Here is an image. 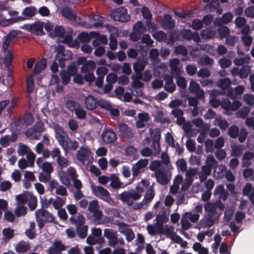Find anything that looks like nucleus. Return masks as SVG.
I'll return each instance as SVG.
<instances>
[{"instance_id":"nucleus-2","label":"nucleus","mask_w":254,"mask_h":254,"mask_svg":"<svg viewBox=\"0 0 254 254\" xmlns=\"http://www.w3.org/2000/svg\"><path fill=\"white\" fill-rule=\"evenodd\" d=\"M160 234H164L167 238H169L175 243L179 244L181 247H185L187 245V242L184 241L183 239L175 232V228L173 226L166 225L160 228H158Z\"/></svg>"},{"instance_id":"nucleus-26","label":"nucleus","mask_w":254,"mask_h":254,"mask_svg":"<svg viewBox=\"0 0 254 254\" xmlns=\"http://www.w3.org/2000/svg\"><path fill=\"white\" fill-rule=\"evenodd\" d=\"M102 137L104 142L109 143L116 139V134L113 130L106 129L103 132Z\"/></svg>"},{"instance_id":"nucleus-22","label":"nucleus","mask_w":254,"mask_h":254,"mask_svg":"<svg viewBox=\"0 0 254 254\" xmlns=\"http://www.w3.org/2000/svg\"><path fill=\"white\" fill-rule=\"evenodd\" d=\"M60 13L64 18L69 20L75 21L77 19L76 13L69 7H64L60 10Z\"/></svg>"},{"instance_id":"nucleus-57","label":"nucleus","mask_w":254,"mask_h":254,"mask_svg":"<svg viewBox=\"0 0 254 254\" xmlns=\"http://www.w3.org/2000/svg\"><path fill=\"white\" fill-rule=\"evenodd\" d=\"M251 72V66L249 65H244L239 70V75L241 78H246L250 74Z\"/></svg>"},{"instance_id":"nucleus-28","label":"nucleus","mask_w":254,"mask_h":254,"mask_svg":"<svg viewBox=\"0 0 254 254\" xmlns=\"http://www.w3.org/2000/svg\"><path fill=\"white\" fill-rule=\"evenodd\" d=\"M243 194L249 196V198L251 202L254 204V187L250 183L246 184L243 189Z\"/></svg>"},{"instance_id":"nucleus-32","label":"nucleus","mask_w":254,"mask_h":254,"mask_svg":"<svg viewBox=\"0 0 254 254\" xmlns=\"http://www.w3.org/2000/svg\"><path fill=\"white\" fill-rule=\"evenodd\" d=\"M214 194L218 195V197L223 200H226L228 192L224 189V187L222 185H219L216 187L214 191Z\"/></svg>"},{"instance_id":"nucleus-33","label":"nucleus","mask_w":254,"mask_h":254,"mask_svg":"<svg viewBox=\"0 0 254 254\" xmlns=\"http://www.w3.org/2000/svg\"><path fill=\"white\" fill-rule=\"evenodd\" d=\"M99 34L98 32H92L90 34L82 32L79 34L78 39L82 42H88L91 38L98 37Z\"/></svg>"},{"instance_id":"nucleus-21","label":"nucleus","mask_w":254,"mask_h":254,"mask_svg":"<svg viewBox=\"0 0 254 254\" xmlns=\"http://www.w3.org/2000/svg\"><path fill=\"white\" fill-rule=\"evenodd\" d=\"M65 249V247L61 242L55 241L52 246L47 250L46 252L49 254H62V252Z\"/></svg>"},{"instance_id":"nucleus-46","label":"nucleus","mask_w":254,"mask_h":254,"mask_svg":"<svg viewBox=\"0 0 254 254\" xmlns=\"http://www.w3.org/2000/svg\"><path fill=\"white\" fill-rule=\"evenodd\" d=\"M65 33V30L63 27L61 26H57L54 28L52 32L50 33V36L51 37L54 38L56 37H63Z\"/></svg>"},{"instance_id":"nucleus-27","label":"nucleus","mask_w":254,"mask_h":254,"mask_svg":"<svg viewBox=\"0 0 254 254\" xmlns=\"http://www.w3.org/2000/svg\"><path fill=\"white\" fill-rule=\"evenodd\" d=\"M155 196V192L153 189L150 188L145 193L143 199L141 201L143 205L146 209L149 206V203L152 201Z\"/></svg>"},{"instance_id":"nucleus-7","label":"nucleus","mask_w":254,"mask_h":254,"mask_svg":"<svg viewBox=\"0 0 254 254\" xmlns=\"http://www.w3.org/2000/svg\"><path fill=\"white\" fill-rule=\"evenodd\" d=\"M43 130L44 127L43 123L41 122H39L26 131V135L33 139H39L41 136V133L43 131Z\"/></svg>"},{"instance_id":"nucleus-37","label":"nucleus","mask_w":254,"mask_h":254,"mask_svg":"<svg viewBox=\"0 0 254 254\" xmlns=\"http://www.w3.org/2000/svg\"><path fill=\"white\" fill-rule=\"evenodd\" d=\"M16 138L13 135H6L1 136L0 138V144L1 146L5 147L7 146L10 142L16 140Z\"/></svg>"},{"instance_id":"nucleus-63","label":"nucleus","mask_w":254,"mask_h":254,"mask_svg":"<svg viewBox=\"0 0 254 254\" xmlns=\"http://www.w3.org/2000/svg\"><path fill=\"white\" fill-rule=\"evenodd\" d=\"M88 227L86 225L77 226L76 231L79 237L81 238H85L87 235Z\"/></svg>"},{"instance_id":"nucleus-16","label":"nucleus","mask_w":254,"mask_h":254,"mask_svg":"<svg viewBox=\"0 0 254 254\" xmlns=\"http://www.w3.org/2000/svg\"><path fill=\"white\" fill-rule=\"evenodd\" d=\"M118 198L123 202L125 203L128 206H131L134 210H138L140 209H146L142 202H133L131 198H124V195L119 194Z\"/></svg>"},{"instance_id":"nucleus-25","label":"nucleus","mask_w":254,"mask_h":254,"mask_svg":"<svg viewBox=\"0 0 254 254\" xmlns=\"http://www.w3.org/2000/svg\"><path fill=\"white\" fill-rule=\"evenodd\" d=\"M44 23L41 21H36L31 24L30 32L36 35H42L44 32L43 31Z\"/></svg>"},{"instance_id":"nucleus-5","label":"nucleus","mask_w":254,"mask_h":254,"mask_svg":"<svg viewBox=\"0 0 254 254\" xmlns=\"http://www.w3.org/2000/svg\"><path fill=\"white\" fill-rule=\"evenodd\" d=\"M220 216V214L206 213L200 222V227L205 228L211 227L214 224L218 222Z\"/></svg>"},{"instance_id":"nucleus-45","label":"nucleus","mask_w":254,"mask_h":254,"mask_svg":"<svg viewBox=\"0 0 254 254\" xmlns=\"http://www.w3.org/2000/svg\"><path fill=\"white\" fill-rule=\"evenodd\" d=\"M214 124L223 130L226 129L229 126L228 122L226 120L223 119L221 117H216L215 119Z\"/></svg>"},{"instance_id":"nucleus-4","label":"nucleus","mask_w":254,"mask_h":254,"mask_svg":"<svg viewBox=\"0 0 254 254\" xmlns=\"http://www.w3.org/2000/svg\"><path fill=\"white\" fill-rule=\"evenodd\" d=\"M57 54L56 60L59 62V64L62 68L64 67L65 62L70 59L72 57V54L70 52L64 50V47L63 45H58L56 47Z\"/></svg>"},{"instance_id":"nucleus-59","label":"nucleus","mask_w":254,"mask_h":254,"mask_svg":"<svg viewBox=\"0 0 254 254\" xmlns=\"http://www.w3.org/2000/svg\"><path fill=\"white\" fill-rule=\"evenodd\" d=\"M176 166L179 171H181L183 172L187 171V163L186 160L183 158L178 159L177 161Z\"/></svg>"},{"instance_id":"nucleus-40","label":"nucleus","mask_w":254,"mask_h":254,"mask_svg":"<svg viewBox=\"0 0 254 254\" xmlns=\"http://www.w3.org/2000/svg\"><path fill=\"white\" fill-rule=\"evenodd\" d=\"M110 179L111 180L110 185L113 189L124 188L127 185L121 182L118 177L115 175H111Z\"/></svg>"},{"instance_id":"nucleus-38","label":"nucleus","mask_w":254,"mask_h":254,"mask_svg":"<svg viewBox=\"0 0 254 254\" xmlns=\"http://www.w3.org/2000/svg\"><path fill=\"white\" fill-rule=\"evenodd\" d=\"M169 218L166 212H163L162 213H159L155 218L157 228H159L164 226L163 225V223L167 222Z\"/></svg>"},{"instance_id":"nucleus-18","label":"nucleus","mask_w":254,"mask_h":254,"mask_svg":"<svg viewBox=\"0 0 254 254\" xmlns=\"http://www.w3.org/2000/svg\"><path fill=\"white\" fill-rule=\"evenodd\" d=\"M65 200L66 198L65 197L57 196L55 199L53 198H50L48 200L47 203L45 204V207L47 208L49 204H52L55 209H59L64 206Z\"/></svg>"},{"instance_id":"nucleus-58","label":"nucleus","mask_w":254,"mask_h":254,"mask_svg":"<svg viewBox=\"0 0 254 254\" xmlns=\"http://www.w3.org/2000/svg\"><path fill=\"white\" fill-rule=\"evenodd\" d=\"M192 248L195 251L198 252V254H208V249L202 247L201 244L199 243H195L193 245Z\"/></svg>"},{"instance_id":"nucleus-19","label":"nucleus","mask_w":254,"mask_h":254,"mask_svg":"<svg viewBox=\"0 0 254 254\" xmlns=\"http://www.w3.org/2000/svg\"><path fill=\"white\" fill-rule=\"evenodd\" d=\"M54 129L56 134V137L58 139L59 144L61 145L68 136L60 126L56 125L54 126Z\"/></svg>"},{"instance_id":"nucleus-62","label":"nucleus","mask_w":254,"mask_h":254,"mask_svg":"<svg viewBox=\"0 0 254 254\" xmlns=\"http://www.w3.org/2000/svg\"><path fill=\"white\" fill-rule=\"evenodd\" d=\"M250 111L251 109L249 107H244L237 112V117L244 119L248 116Z\"/></svg>"},{"instance_id":"nucleus-56","label":"nucleus","mask_w":254,"mask_h":254,"mask_svg":"<svg viewBox=\"0 0 254 254\" xmlns=\"http://www.w3.org/2000/svg\"><path fill=\"white\" fill-rule=\"evenodd\" d=\"M37 9L35 7L30 6L24 8L22 12V15L28 17L33 16L36 13Z\"/></svg>"},{"instance_id":"nucleus-11","label":"nucleus","mask_w":254,"mask_h":254,"mask_svg":"<svg viewBox=\"0 0 254 254\" xmlns=\"http://www.w3.org/2000/svg\"><path fill=\"white\" fill-rule=\"evenodd\" d=\"M135 190L124 191L120 194L124 195V198H131L132 200H138L141 196L144 190L140 187H136Z\"/></svg>"},{"instance_id":"nucleus-60","label":"nucleus","mask_w":254,"mask_h":254,"mask_svg":"<svg viewBox=\"0 0 254 254\" xmlns=\"http://www.w3.org/2000/svg\"><path fill=\"white\" fill-rule=\"evenodd\" d=\"M150 133L153 141H160L161 133L159 128L150 129Z\"/></svg>"},{"instance_id":"nucleus-52","label":"nucleus","mask_w":254,"mask_h":254,"mask_svg":"<svg viewBox=\"0 0 254 254\" xmlns=\"http://www.w3.org/2000/svg\"><path fill=\"white\" fill-rule=\"evenodd\" d=\"M95 67V63L92 61H89L84 64L81 68L82 72H86L93 70Z\"/></svg>"},{"instance_id":"nucleus-29","label":"nucleus","mask_w":254,"mask_h":254,"mask_svg":"<svg viewBox=\"0 0 254 254\" xmlns=\"http://www.w3.org/2000/svg\"><path fill=\"white\" fill-rule=\"evenodd\" d=\"M164 79L165 81L164 86L165 90L169 93H173L176 90V86L173 82V78L169 75H167L165 76Z\"/></svg>"},{"instance_id":"nucleus-61","label":"nucleus","mask_w":254,"mask_h":254,"mask_svg":"<svg viewBox=\"0 0 254 254\" xmlns=\"http://www.w3.org/2000/svg\"><path fill=\"white\" fill-rule=\"evenodd\" d=\"M163 23L165 27L172 29L174 26V23L172 20V17L170 14H166L164 16Z\"/></svg>"},{"instance_id":"nucleus-35","label":"nucleus","mask_w":254,"mask_h":254,"mask_svg":"<svg viewBox=\"0 0 254 254\" xmlns=\"http://www.w3.org/2000/svg\"><path fill=\"white\" fill-rule=\"evenodd\" d=\"M47 66V60L42 58L39 62H37L34 66L33 71L35 74H39L44 70Z\"/></svg>"},{"instance_id":"nucleus-53","label":"nucleus","mask_w":254,"mask_h":254,"mask_svg":"<svg viewBox=\"0 0 254 254\" xmlns=\"http://www.w3.org/2000/svg\"><path fill=\"white\" fill-rule=\"evenodd\" d=\"M37 200L36 196H34L32 193H29V197L28 199V205L29 208L32 210L35 209L37 207Z\"/></svg>"},{"instance_id":"nucleus-3","label":"nucleus","mask_w":254,"mask_h":254,"mask_svg":"<svg viewBox=\"0 0 254 254\" xmlns=\"http://www.w3.org/2000/svg\"><path fill=\"white\" fill-rule=\"evenodd\" d=\"M76 157L83 165H88L93 163L94 158L92 151L84 146L80 147L76 154Z\"/></svg>"},{"instance_id":"nucleus-14","label":"nucleus","mask_w":254,"mask_h":254,"mask_svg":"<svg viewBox=\"0 0 254 254\" xmlns=\"http://www.w3.org/2000/svg\"><path fill=\"white\" fill-rule=\"evenodd\" d=\"M148 164V160L146 159H140L135 164H133L131 171L133 177L137 176Z\"/></svg>"},{"instance_id":"nucleus-47","label":"nucleus","mask_w":254,"mask_h":254,"mask_svg":"<svg viewBox=\"0 0 254 254\" xmlns=\"http://www.w3.org/2000/svg\"><path fill=\"white\" fill-rule=\"evenodd\" d=\"M30 245L28 243L21 241L15 247L16 251L19 253H24L30 249Z\"/></svg>"},{"instance_id":"nucleus-17","label":"nucleus","mask_w":254,"mask_h":254,"mask_svg":"<svg viewBox=\"0 0 254 254\" xmlns=\"http://www.w3.org/2000/svg\"><path fill=\"white\" fill-rule=\"evenodd\" d=\"M65 153H67L68 150H75L79 146V143L75 140H71L68 137L61 145Z\"/></svg>"},{"instance_id":"nucleus-12","label":"nucleus","mask_w":254,"mask_h":254,"mask_svg":"<svg viewBox=\"0 0 254 254\" xmlns=\"http://www.w3.org/2000/svg\"><path fill=\"white\" fill-rule=\"evenodd\" d=\"M204 208L205 211L207 212V213L221 214V212H218L217 210L218 209L220 211L222 210L224 208V206L220 203H215L209 202L204 204Z\"/></svg>"},{"instance_id":"nucleus-39","label":"nucleus","mask_w":254,"mask_h":254,"mask_svg":"<svg viewBox=\"0 0 254 254\" xmlns=\"http://www.w3.org/2000/svg\"><path fill=\"white\" fill-rule=\"evenodd\" d=\"M211 168L209 166L204 165L201 168V170L199 172V180L201 182L205 181L207 177L210 175Z\"/></svg>"},{"instance_id":"nucleus-50","label":"nucleus","mask_w":254,"mask_h":254,"mask_svg":"<svg viewBox=\"0 0 254 254\" xmlns=\"http://www.w3.org/2000/svg\"><path fill=\"white\" fill-rule=\"evenodd\" d=\"M216 32L215 30L207 29L203 30L201 32V36L202 38L205 39H208L212 38L216 35Z\"/></svg>"},{"instance_id":"nucleus-31","label":"nucleus","mask_w":254,"mask_h":254,"mask_svg":"<svg viewBox=\"0 0 254 254\" xmlns=\"http://www.w3.org/2000/svg\"><path fill=\"white\" fill-rule=\"evenodd\" d=\"M119 131L123 136L126 138H130L133 136V133L130 127L125 124H121L119 125Z\"/></svg>"},{"instance_id":"nucleus-49","label":"nucleus","mask_w":254,"mask_h":254,"mask_svg":"<svg viewBox=\"0 0 254 254\" xmlns=\"http://www.w3.org/2000/svg\"><path fill=\"white\" fill-rule=\"evenodd\" d=\"M251 58L249 55H246L243 58H236L234 60V64L238 66H241L244 64H248L251 61Z\"/></svg>"},{"instance_id":"nucleus-34","label":"nucleus","mask_w":254,"mask_h":254,"mask_svg":"<svg viewBox=\"0 0 254 254\" xmlns=\"http://www.w3.org/2000/svg\"><path fill=\"white\" fill-rule=\"evenodd\" d=\"M86 107L89 110H93L96 108L97 100L92 95L87 96L85 99Z\"/></svg>"},{"instance_id":"nucleus-43","label":"nucleus","mask_w":254,"mask_h":254,"mask_svg":"<svg viewBox=\"0 0 254 254\" xmlns=\"http://www.w3.org/2000/svg\"><path fill=\"white\" fill-rule=\"evenodd\" d=\"M254 157V153L252 152H246L242 158V165L243 167H248L252 164L251 160Z\"/></svg>"},{"instance_id":"nucleus-23","label":"nucleus","mask_w":254,"mask_h":254,"mask_svg":"<svg viewBox=\"0 0 254 254\" xmlns=\"http://www.w3.org/2000/svg\"><path fill=\"white\" fill-rule=\"evenodd\" d=\"M36 164L42 170L47 174H50L53 170L52 165L51 163L45 162H43V158L39 157L36 160Z\"/></svg>"},{"instance_id":"nucleus-36","label":"nucleus","mask_w":254,"mask_h":254,"mask_svg":"<svg viewBox=\"0 0 254 254\" xmlns=\"http://www.w3.org/2000/svg\"><path fill=\"white\" fill-rule=\"evenodd\" d=\"M89 20L91 22L97 21L90 26L89 27L90 28H98L102 27L103 25L102 22L103 21V18L101 17L100 15L94 14L89 16Z\"/></svg>"},{"instance_id":"nucleus-8","label":"nucleus","mask_w":254,"mask_h":254,"mask_svg":"<svg viewBox=\"0 0 254 254\" xmlns=\"http://www.w3.org/2000/svg\"><path fill=\"white\" fill-rule=\"evenodd\" d=\"M111 17L115 21L120 22H126L129 19L127 9L123 7L113 10Z\"/></svg>"},{"instance_id":"nucleus-10","label":"nucleus","mask_w":254,"mask_h":254,"mask_svg":"<svg viewBox=\"0 0 254 254\" xmlns=\"http://www.w3.org/2000/svg\"><path fill=\"white\" fill-rule=\"evenodd\" d=\"M155 175L158 182L162 185H166L170 180V174L163 168L157 170Z\"/></svg>"},{"instance_id":"nucleus-64","label":"nucleus","mask_w":254,"mask_h":254,"mask_svg":"<svg viewBox=\"0 0 254 254\" xmlns=\"http://www.w3.org/2000/svg\"><path fill=\"white\" fill-rule=\"evenodd\" d=\"M221 107L225 110L226 114H230L231 102L228 99L222 100L220 104Z\"/></svg>"},{"instance_id":"nucleus-15","label":"nucleus","mask_w":254,"mask_h":254,"mask_svg":"<svg viewBox=\"0 0 254 254\" xmlns=\"http://www.w3.org/2000/svg\"><path fill=\"white\" fill-rule=\"evenodd\" d=\"M180 35L186 40H193L196 43L200 41V38L198 32H192L189 29H183L181 31Z\"/></svg>"},{"instance_id":"nucleus-48","label":"nucleus","mask_w":254,"mask_h":254,"mask_svg":"<svg viewBox=\"0 0 254 254\" xmlns=\"http://www.w3.org/2000/svg\"><path fill=\"white\" fill-rule=\"evenodd\" d=\"M69 220L72 223H75L77 226L83 225L85 221V219L82 215L78 213L76 217H71L69 218Z\"/></svg>"},{"instance_id":"nucleus-13","label":"nucleus","mask_w":254,"mask_h":254,"mask_svg":"<svg viewBox=\"0 0 254 254\" xmlns=\"http://www.w3.org/2000/svg\"><path fill=\"white\" fill-rule=\"evenodd\" d=\"M104 236L108 240L109 245L115 247L117 242V232L112 229H105L104 230Z\"/></svg>"},{"instance_id":"nucleus-55","label":"nucleus","mask_w":254,"mask_h":254,"mask_svg":"<svg viewBox=\"0 0 254 254\" xmlns=\"http://www.w3.org/2000/svg\"><path fill=\"white\" fill-rule=\"evenodd\" d=\"M213 62V60L207 56L201 57L197 61V63L201 65H211Z\"/></svg>"},{"instance_id":"nucleus-54","label":"nucleus","mask_w":254,"mask_h":254,"mask_svg":"<svg viewBox=\"0 0 254 254\" xmlns=\"http://www.w3.org/2000/svg\"><path fill=\"white\" fill-rule=\"evenodd\" d=\"M235 210V206H231L230 207H227L225 211L224 220L228 222L233 215L234 212Z\"/></svg>"},{"instance_id":"nucleus-41","label":"nucleus","mask_w":254,"mask_h":254,"mask_svg":"<svg viewBox=\"0 0 254 254\" xmlns=\"http://www.w3.org/2000/svg\"><path fill=\"white\" fill-rule=\"evenodd\" d=\"M167 70V65L164 63H162L155 66L154 70V73L156 76L161 77L166 72Z\"/></svg>"},{"instance_id":"nucleus-44","label":"nucleus","mask_w":254,"mask_h":254,"mask_svg":"<svg viewBox=\"0 0 254 254\" xmlns=\"http://www.w3.org/2000/svg\"><path fill=\"white\" fill-rule=\"evenodd\" d=\"M231 81L228 78L219 79L217 82V86L223 90L225 92L230 90L229 87L231 85Z\"/></svg>"},{"instance_id":"nucleus-24","label":"nucleus","mask_w":254,"mask_h":254,"mask_svg":"<svg viewBox=\"0 0 254 254\" xmlns=\"http://www.w3.org/2000/svg\"><path fill=\"white\" fill-rule=\"evenodd\" d=\"M170 66L171 68V74L175 75H178L181 72V67L180 60L178 59H173L170 61Z\"/></svg>"},{"instance_id":"nucleus-30","label":"nucleus","mask_w":254,"mask_h":254,"mask_svg":"<svg viewBox=\"0 0 254 254\" xmlns=\"http://www.w3.org/2000/svg\"><path fill=\"white\" fill-rule=\"evenodd\" d=\"M245 88L244 86H238L235 89L230 88L227 91V95L231 99H235L238 96L242 94L244 92Z\"/></svg>"},{"instance_id":"nucleus-42","label":"nucleus","mask_w":254,"mask_h":254,"mask_svg":"<svg viewBox=\"0 0 254 254\" xmlns=\"http://www.w3.org/2000/svg\"><path fill=\"white\" fill-rule=\"evenodd\" d=\"M233 18V15L230 12L225 13L222 18H216L214 23L216 24H227L230 22Z\"/></svg>"},{"instance_id":"nucleus-20","label":"nucleus","mask_w":254,"mask_h":254,"mask_svg":"<svg viewBox=\"0 0 254 254\" xmlns=\"http://www.w3.org/2000/svg\"><path fill=\"white\" fill-rule=\"evenodd\" d=\"M189 90L190 92L195 93L197 98L204 97V92L203 90L200 89L199 85L193 80L190 82Z\"/></svg>"},{"instance_id":"nucleus-1","label":"nucleus","mask_w":254,"mask_h":254,"mask_svg":"<svg viewBox=\"0 0 254 254\" xmlns=\"http://www.w3.org/2000/svg\"><path fill=\"white\" fill-rule=\"evenodd\" d=\"M88 210L92 213L95 220L99 224H104L110 222V218L102 214V211L100 209L98 202L96 200L91 201L88 205Z\"/></svg>"},{"instance_id":"nucleus-6","label":"nucleus","mask_w":254,"mask_h":254,"mask_svg":"<svg viewBox=\"0 0 254 254\" xmlns=\"http://www.w3.org/2000/svg\"><path fill=\"white\" fill-rule=\"evenodd\" d=\"M92 190L95 195L103 200L109 203L113 202V200L109 197V192L103 187L99 186H92Z\"/></svg>"},{"instance_id":"nucleus-51","label":"nucleus","mask_w":254,"mask_h":254,"mask_svg":"<svg viewBox=\"0 0 254 254\" xmlns=\"http://www.w3.org/2000/svg\"><path fill=\"white\" fill-rule=\"evenodd\" d=\"M139 78L145 82L149 81L152 77L151 71L149 70H146L143 73H137Z\"/></svg>"},{"instance_id":"nucleus-9","label":"nucleus","mask_w":254,"mask_h":254,"mask_svg":"<svg viewBox=\"0 0 254 254\" xmlns=\"http://www.w3.org/2000/svg\"><path fill=\"white\" fill-rule=\"evenodd\" d=\"M119 226V232L126 236L127 241L131 242L134 238V234L132 230L129 226L124 223L119 222L117 223Z\"/></svg>"}]
</instances>
